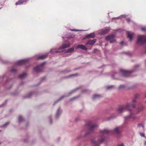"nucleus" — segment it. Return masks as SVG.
<instances>
[{"mask_svg":"<svg viewBox=\"0 0 146 146\" xmlns=\"http://www.w3.org/2000/svg\"><path fill=\"white\" fill-rule=\"evenodd\" d=\"M139 127H142L143 128L144 127V125L143 124H139L138 125Z\"/></svg>","mask_w":146,"mask_h":146,"instance_id":"34","label":"nucleus"},{"mask_svg":"<svg viewBox=\"0 0 146 146\" xmlns=\"http://www.w3.org/2000/svg\"><path fill=\"white\" fill-rule=\"evenodd\" d=\"M100 97V95L98 94H95L92 97V99L93 100H95L97 98H99Z\"/></svg>","mask_w":146,"mask_h":146,"instance_id":"24","label":"nucleus"},{"mask_svg":"<svg viewBox=\"0 0 146 146\" xmlns=\"http://www.w3.org/2000/svg\"><path fill=\"white\" fill-rule=\"evenodd\" d=\"M86 90H85L83 92H86Z\"/></svg>","mask_w":146,"mask_h":146,"instance_id":"47","label":"nucleus"},{"mask_svg":"<svg viewBox=\"0 0 146 146\" xmlns=\"http://www.w3.org/2000/svg\"><path fill=\"white\" fill-rule=\"evenodd\" d=\"M11 72H14L17 71V70L15 69H12L11 70Z\"/></svg>","mask_w":146,"mask_h":146,"instance_id":"35","label":"nucleus"},{"mask_svg":"<svg viewBox=\"0 0 146 146\" xmlns=\"http://www.w3.org/2000/svg\"><path fill=\"white\" fill-rule=\"evenodd\" d=\"M119 127H117L114 129V131L117 133H119Z\"/></svg>","mask_w":146,"mask_h":146,"instance_id":"26","label":"nucleus"},{"mask_svg":"<svg viewBox=\"0 0 146 146\" xmlns=\"http://www.w3.org/2000/svg\"><path fill=\"white\" fill-rule=\"evenodd\" d=\"M62 113V111L60 108H59L56 111V113L55 115V117L56 118H58L60 115Z\"/></svg>","mask_w":146,"mask_h":146,"instance_id":"14","label":"nucleus"},{"mask_svg":"<svg viewBox=\"0 0 146 146\" xmlns=\"http://www.w3.org/2000/svg\"><path fill=\"white\" fill-rule=\"evenodd\" d=\"M136 97L133 99L132 101V104L127 103L125 105L119 106L118 109V111L120 113H122L125 110H131V108H135L136 106Z\"/></svg>","mask_w":146,"mask_h":146,"instance_id":"1","label":"nucleus"},{"mask_svg":"<svg viewBox=\"0 0 146 146\" xmlns=\"http://www.w3.org/2000/svg\"><path fill=\"white\" fill-rule=\"evenodd\" d=\"M33 93L32 92L29 93L26 96V98H29L31 97V96L32 95Z\"/></svg>","mask_w":146,"mask_h":146,"instance_id":"29","label":"nucleus"},{"mask_svg":"<svg viewBox=\"0 0 146 146\" xmlns=\"http://www.w3.org/2000/svg\"><path fill=\"white\" fill-rule=\"evenodd\" d=\"M48 54H45L42 55L40 56H39L38 58L39 59H44L46 58V57L47 56Z\"/></svg>","mask_w":146,"mask_h":146,"instance_id":"21","label":"nucleus"},{"mask_svg":"<svg viewBox=\"0 0 146 146\" xmlns=\"http://www.w3.org/2000/svg\"><path fill=\"white\" fill-rule=\"evenodd\" d=\"M49 121H50V123H52V121H51V117H49Z\"/></svg>","mask_w":146,"mask_h":146,"instance_id":"40","label":"nucleus"},{"mask_svg":"<svg viewBox=\"0 0 146 146\" xmlns=\"http://www.w3.org/2000/svg\"><path fill=\"white\" fill-rule=\"evenodd\" d=\"M109 27H106L104 29L100 30L98 31V34L100 35H104L108 33L110 30Z\"/></svg>","mask_w":146,"mask_h":146,"instance_id":"10","label":"nucleus"},{"mask_svg":"<svg viewBox=\"0 0 146 146\" xmlns=\"http://www.w3.org/2000/svg\"><path fill=\"white\" fill-rule=\"evenodd\" d=\"M142 31H146V28L145 27L142 28L141 29Z\"/></svg>","mask_w":146,"mask_h":146,"instance_id":"36","label":"nucleus"},{"mask_svg":"<svg viewBox=\"0 0 146 146\" xmlns=\"http://www.w3.org/2000/svg\"><path fill=\"white\" fill-rule=\"evenodd\" d=\"M27 0H19L16 3V5H20L23 3L24 2H26Z\"/></svg>","mask_w":146,"mask_h":146,"instance_id":"20","label":"nucleus"},{"mask_svg":"<svg viewBox=\"0 0 146 146\" xmlns=\"http://www.w3.org/2000/svg\"><path fill=\"white\" fill-rule=\"evenodd\" d=\"M96 42L95 39H93V40H89L86 43L87 44L92 45L94 44Z\"/></svg>","mask_w":146,"mask_h":146,"instance_id":"17","label":"nucleus"},{"mask_svg":"<svg viewBox=\"0 0 146 146\" xmlns=\"http://www.w3.org/2000/svg\"><path fill=\"white\" fill-rule=\"evenodd\" d=\"M139 65H137L135 66L133 70L126 71L123 70H120V74L123 76L126 77L130 75V74L132 72L135 71L137 70L136 68L139 66Z\"/></svg>","mask_w":146,"mask_h":146,"instance_id":"3","label":"nucleus"},{"mask_svg":"<svg viewBox=\"0 0 146 146\" xmlns=\"http://www.w3.org/2000/svg\"><path fill=\"white\" fill-rule=\"evenodd\" d=\"M114 87V86H108L106 87V88L108 90H109L112 89Z\"/></svg>","mask_w":146,"mask_h":146,"instance_id":"28","label":"nucleus"},{"mask_svg":"<svg viewBox=\"0 0 146 146\" xmlns=\"http://www.w3.org/2000/svg\"><path fill=\"white\" fill-rule=\"evenodd\" d=\"M125 17V15H121L119 17H116V18H113V19H114L115 18H117V19H119V18H122V17Z\"/></svg>","mask_w":146,"mask_h":146,"instance_id":"32","label":"nucleus"},{"mask_svg":"<svg viewBox=\"0 0 146 146\" xmlns=\"http://www.w3.org/2000/svg\"><path fill=\"white\" fill-rule=\"evenodd\" d=\"M45 62L41 63L39 65L36 66L34 68L35 71L36 73H39L42 71V66H43L45 64Z\"/></svg>","mask_w":146,"mask_h":146,"instance_id":"7","label":"nucleus"},{"mask_svg":"<svg viewBox=\"0 0 146 146\" xmlns=\"http://www.w3.org/2000/svg\"><path fill=\"white\" fill-rule=\"evenodd\" d=\"M23 120V117L21 116H19L18 117V122L20 123Z\"/></svg>","mask_w":146,"mask_h":146,"instance_id":"25","label":"nucleus"},{"mask_svg":"<svg viewBox=\"0 0 146 146\" xmlns=\"http://www.w3.org/2000/svg\"><path fill=\"white\" fill-rule=\"evenodd\" d=\"M50 52H56V53H58L60 52V51H56L54 49H52L50 50Z\"/></svg>","mask_w":146,"mask_h":146,"instance_id":"31","label":"nucleus"},{"mask_svg":"<svg viewBox=\"0 0 146 146\" xmlns=\"http://www.w3.org/2000/svg\"><path fill=\"white\" fill-rule=\"evenodd\" d=\"M118 146H125V145L123 143H122L119 145Z\"/></svg>","mask_w":146,"mask_h":146,"instance_id":"42","label":"nucleus"},{"mask_svg":"<svg viewBox=\"0 0 146 146\" xmlns=\"http://www.w3.org/2000/svg\"><path fill=\"white\" fill-rule=\"evenodd\" d=\"M27 76L26 73H23L22 74H21L19 76V78L21 79H23L25 78Z\"/></svg>","mask_w":146,"mask_h":146,"instance_id":"22","label":"nucleus"},{"mask_svg":"<svg viewBox=\"0 0 146 146\" xmlns=\"http://www.w3.org/2000/svg\"><path fill=\"white\" fill-rule=\"evenodd\" d=\"M1 131L0 130V132Z\"/></svg>","mask_w":146,"mask_h":146,"instance_id":"50","label":"nucleus"},{"mask_svg":"<svg viewBox=\"0 0 146 146\" xmlns=\"http://www.w3.org/2000/svg\"><path fill=\"white\" fill-rule=\"evenodd\" d=\"M76 98H77V97H74L72 99H71L70 100V101H72L73 100L76 99Z\"/></svg>","mask_w":146,"mask_h":146,"instance_id":"41","label":"nucleus"},{"mask_svg":"<svg viewBox=\"0 0 146 146\" xmlns=\"http://www.w3.org/2000/svg\"><path fill=\"white\" fill-rule=\"evenodd\" d=\"M1 8H0V9H1Z\"/></svg>","mask_w":146,"mask_h":146,"instance_id":"51","label":"nucleus"},{"mask_svg":"<svg viewBox=\"0 0 146 146\" xmlns=\"http://www.w3.org/2000/svg\"><path fill=\"white\" fill-rule=\"evenodd\" d=\"M126 20L128 22H129L130 21V19L129 18L127 19Z\"/></svg>","mask_w":146,"mask_h":146,"instance_id":"39","label":"nucleus"},{"mask_svg":"<svg viewBox=\"0 0 146 146\" xmlns=\"http://www.w3.org/2000/svg\"><path fill=\"white\" fill-rule=\"evenodd\" d=\"M127 34L128 38L130 40H131L132 39L133 36L134 35V33L128 31L127 32Z\"/></svg>","mask_w":146,"mask_h":146,"instance_id":"16","label":"nucleus"},{"mask_svg":"<svg viewBox=\"0 0 146 146\" xmlns=\"http://www.w3.org/2000/svg\"><path fill=\"white\" fill-rule=\"evenodd\" d=\"M109 132V131L107 129H104L103 130H101L100 131V135H103L108 133Z\"/></svg>","mask_w":146,"mask_h":146,"instance_id":"15","label":"nucleus"},{"mask_svg":"<svg viewBox=\"0 0 146 146\" xmlns=\"http://www.w3.org/2000/svg\"><path fill=\"white\" fill-rule=\"evenodd\" d=\"M95 36V33H90V34L87 35L86 36V37L87 38H93Z\"/></svg>","mask_w":146,"mask_h":146,"instance_id":"23","label":"nucleus"},{"mask_svg":"<svg viewBox=\"0 0 146 146\" xmlns=\"http://www.w3.org/2000/svg\"><path fill=\"white\" fill-rule=\"evenodd\" d=\"M141 135L143 137H145V135L143 134H141Z\"/></svg>","mask_w":146,"mask_h":146,"instance_id":"43","label":"nucleus"},{"mask_svg":"<svg viewBox=\"0 0 146 146\" xmlns=\"http://www.w3.org/2000/svg\"><path fill=\"white\" fill-rule=\"evenodd\" d=\"M126 54H128V53H126Z\"/></svg>","mask_w":146,"mask_h":146,"instance_id":"48","label":"nucleus"},{"mask_svg":"<svg viewBox=\"0 0 146 146\" xmlns=\"http://www.w3.org/2000/svg\"><path fill=\"white\" fill-rule=\"evenodd\" d=\"M79 88V87H78V88H75V89H74V90H72V91H71L69 93H68V94L67 95H64V96H62L59 99H58V100H57L56 101H55V102H54V104L55 103H56L57 102H58L60 100H61L63 98L65 97H67V96H70L71 94H72V93L73 92H75V91H76V90H77Z\"/></svg>","mask_w":146,"mask_h":146,"instance_id":"11","label":"nucleus"},{"mask_svg":"<svg viewBox=\"0 0 146 146\" xmlns=\"http://www.w3.org/2000/svg\"><path fill=\"white\" fill-rule=\"evenodd\" d=\"M125 86L124 85H120L119 87V90H121L124 88Z\"/></svg>","mask_w":146,"mask_h":146,"instance_id":"27","label":"nucleus"},{"mask_svg":"<svg viewBox=\"0 0 146 146\" xmlns=\"http://www.w3.org/2000/svg\"><path fill=\"white\" fill-rule=\"evenodd\" d=\"M124 42L123 41H121L120 42V43L121 45H122L124 44Z\"/></svg>","mask_w":146,"mask_h":146,"instance_id":"44","label":"nucleus"},{"mask_svg":"<svg viewBox=\"0 0 146 146\" xmlns=\"http://www.w3.org/2000/svg\"><path fill=\"white\" fill-rule=\"evenodd\" d=\"M74 48L72 47L70 48L69 49L67 50H64L62 51V52H64V53H70L73 52L74 50Z\"/></svg>","mask_w":146,"mask_h":146,"instance_id":"18","label":"nucleus"},{"mask_svg":"<svg viewBox=\"0 0 146 146\" xmlns=\"http://www.w3.org/2000/svg\"><path fill=\"white\" fill-rule=\"evenodd\" d=\"M9 123V122H7L5 123L3 125V127H4L7 125Z\"/></svg>","mask_w":146,"mask_h":146,"instance_id":"37","label":"nucleus"},{"mask_svg":"<svg viewBox=\"0 0 146 146\" xmlns=\"http://www.w3.org/2000/svg\"><path fill=\"white\" fill-rule=\"evenodd\" d=\"M92 122L91 121H88L86 123L87 125L89 126V128L88 132L85 134V136L88 135L90 133L93 132V130L98 127L97 124L92 125Z\"/></svg>","mask_w":146,"mask_h":146,"instance_id":"4","label":"nucleus"},{"mask_svg":"<svg viewBox=\"0 0 146 146\" xmlns=\"http://www.w3.org/2000/svg\"><path fill=\"white\" fill-rule=\"evenodd\" d=\"M77 48H80L83 50H87L85 46L83 45L79 44L77 46Z\"/></svg>","mask_w":146,"mask_h":146,"instance_id":"19","label":"nucleus"},{"mask_svg":"<svg viewBox=\"0 0 146 146\" xmlns=\"http://www.w3.org/2000/svg\"><path fill=\"white\" fill-rule=\"evenodd\" d=\"M78 75V74H72L70 76H68L67 77H72V76H77Z\"/></svg>","mask_w":146,"mask_h":146,"instance_id":"33","label":"nucleus"},{"mask_svg":"<svg viewBox=\"0 0 146 146\" xmlns=\"http://www.w3.org/2000/svg\"><path fill=\"white\" fill-rule=\"evenodd\" d=\"M70 45V44L69 42L66 41L63 43L62 46L60 47L58 50H60L68 47Z\"/></svg>","mask_w":146,"mask_h":146,"instance_id":"12","label":"nucleus"},{"mask_svg":"<svg viewBox=\"0 0 146 146\" xmlns=\"http://www.w3.org/2000/svg\"><path fill=\"white\" fill-rule=\"evenodd\" d=\"M91 141L92 146H100L101 143L107 141V138L100 135L92 139Z\"/></svg>","mask_w":146,"mask_h":146,"instance_id":"2","label":"nucleus"},{"mask_svg":"<svg viewBox=\"0 0 146 146\" xmlns=\"http://www.w3.org/2000/svg\"><path fill=\"white\" fill-rule=\"evenodd\" d=\"M70 72V70H65V73H67V72Z\"/></svg>","mask_w":146,"mask_h":146,"instance_id":"38","label":"nucleus"},{"mask_svg":"<svg viewBox=\"0 0 146 146\" xmlns=\"http://www.w3.org/2000/svg\"><path fill=\"white\" fill-rule=\"evenodd\" d=\"M128 111L130 112L129 114V115L124 117V119L125 121L131 118H132L133 120H134L135 119V117H133V116L134 114V113L132 110L131 109V110Z\"/></svg>","mask_w":146,"mask_h":146,"instance_id":"8","label":"nucleus"},{"mask_svg":"<svg viewBox=\"0 0 146 146\" xmlns=\"http://www.w3.org/2000/svg\"><path fill=\"white\" fill-rule=\"evenodd\" d=\"M146 43V36L143 35H139L137 41V43L142 45Z\"/></svg>","mask_w":146,"mask_h":146,"instance_id":"5","label":"nucleus"},{"mask_svg":"<svg viewBox=\"0 0 146 146\" xmlns=\"http://www.w3.org/2000/svg\"><path fill=\"white\" fill-rule=\"evenodd\" d=\"M144 108V107L143 106H141L138 108V111L139 112L143 110Z\"/></svg>","mask_w":146,"mask_h":146,"instance_id":"30","label":"nucleus"},{"mask_svg":"<svg viewBox=\"0 0 146 146\" xmlns=\"http://www.w3.org/2000/svg\"><path fill=\"white\" fill-rule=\"evenodd\" d=\"M29 61V59H25L18 61L17 64L18 65H22L27 63Z\"/></svg>","mask_w":146,"mask_h":146,"instance_id":"13","label":"nucleus"},{"mask_svg":"<svg viewBox=\"0 0 146 146\" xmlns=\"http://www.w3.org/2000/svg\"><path fill=\"white\" fill-rule=\"evenodd\" d=\"M72 31H79V30H75V29H72L71 30Z\"/></svg>","mask_w":146,"mask_h":146,"instance_id":"45","label":"nucleus"},{"mask_svg":"<svg viewBox=\"0 0 146 146\" xmlns=\"http://www.w3.org/2000/svg\"><path fill=\"white\" fill-rule=\"evenodd\" d=\"M146 43V36L143 35H139L137 41V43L142 45Z\"/></svg>","mask_w":146,"mask_h":146,"instance_id":"6","label":"nucleus"},{"mask_svg":"<svg viewBox=\"0 0 146 146\" xmlns=\"http://www.w3.org/2000/svg\"><path fill=\"white\" fill-rule=\"evenodd\" d=\"M144 144H145V145H146V141L144 142Z\"/></svg>","mask_w":146,"mask_h":146,"instance_id":"46","label":"nucleus"},{"mask_svg":"<svg viewBox=\"0 0 146 146\" xmlns=\"http://www.w3.org/2000/svg\"><path fill=\"white\" fill-rule=\"evenodd\" d=\"M1 143L0 142V144Z\"/></svg>","mask_w":146,"mask_h":146,"instance_id":"49","label":"nucleus"},{"mask_svg":"<svg viewBox=\"0 0 146 146\" xmlns=\"http://www.w3.org/2000/svg\"><path fill=\"white\" fill-rule=\"evenodd\" d=\"M115 35H110L106 38V40H110L111 43H113L115 42L116 40L115 39Z\"/></svg>","mask_w":146,"mask_h":146,"instance_id":"9","label":"nucleus"}]
</instances>
